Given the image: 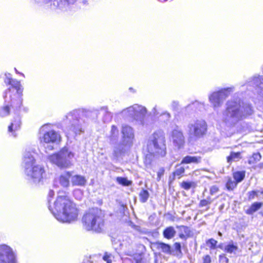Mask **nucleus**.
Here are the masks:
<instances>
[{
  "instance_id": "obj_47",
  "label": "nucleus",
  "mask_w": 263,
  "mask_h": 263,
  "mask_svg": "<svg viewBox=\"0 0 263 263\" xmlns=\"http://www.w3.org/2000/svg\"><path fill=\"white\" fill-rule=\"evenodd\" d=\"M202 263H211V257L209 255H206L202 257Z\"/></svg>"
},
{
  "instance_id": "obj_16",
  "label": "nucleus",
  "mask_w": 263,
  "mask_h": 263,
  "mask_svg": "<svg viewBox=\"0 0 263 263\" xmlns=\"http://www.w3.org/2000/svg\"><path fill=\"white\" fill-rule=\"evenodd\" d=\"M172 140L174 145L178 148H181L184 144V137L182 131L175 129L172 133Z\"/></svg>"
},
{
  "instance_id": "obj_58",
  "label": "nucleus",
  "mask_w": 263,
  "mask_h": 263,
  "mask_svg": "<svg viewBox=\"0 0 263 263\" xmlns=\"http://www.w3.org/2000/svg\"><path fill=\"white\" fill-rule=\"evenodd\" d=\"M261 194H262L263 195V190L261 192H259Z\"/></svg>"
},
{
  "instance_id": "obj_6",
  "label": "nucleus",
  "mask_w": 263,
  "mask_h": 263,
  "mask_svg": "<svg viewBox=\"0 0 263 263\" xmlns=\"http://www.w3.org/2000/svg\"><path fill=\"white\" fill-rule=\"evenodd\" d=\"M148 152L156 157H164L166 154L165 134L163 131L158 130L149 137L147 145Z\"/></svg>"
},
{
  "instance_id": "obj_38",
  "label": "nucleus",
  "mask_w": 263,
  "mask_h": 263,
  "mask_svg": "<svg viewBox=\"0 0 263 263\" xmlns=\"http://www.w3.org/2000/svg\"><path fill=\"white\" fill-rule=\"evenodd\" d=\"M177 228L179 229L180 231L182 233L184 234L187 237H189L191 234V231L187 227L184 226H178Z\"/></svg>"
},
{
  "instance_id": "obj_53",
  "label": "nucleus",
  "mask_w": 263,
  "mask_h": 263,
  "mask_svg": "<svg viewBox=\"0 0 263 263\" xmlns=\"http://www.w3.org/2000/svg\"><path fill=\"white\" fill-rule=\"evenodd\" d=\"M15 69V71L16 73H20V72L17 70V69L16 68H14ZM21 74L23 75V76H24V74L22 73H20Z\"/></svg>"
},
{
  "instance_id": "obj_50",
  "label": "nucleus",
  "mask_w": 263,
  "mask_h": 263,
  "mask_svg": "<svg viewBox=\"0 0 263 263\" xmlns=\"http://www.w3.org/2000/svg\"><path fill=\"white\" fill-rule=\"evenodd\" d=\"M152 114H153V115L154 116H157L159 115V113L157 112V109H156V106H155L152 111Z\"/></svg>"
},
{
  "instance_id": "obj_42",
  "label": "nucleus",
  "mask_w": 263,
  "mask_h": 263,
  "mask_svg": "<svg viewBox=\"0 0 263 263\" xmlns=\"http://www.w3.org/2000/svg\"><path fill=\"white\" fill-rule=\"evenodd\" d=\"M218 261L219 263H228L229 259L226 256V254H222L219 255Z\"/></svg>"
},
{
  "instance_id": "obj_52",
  "label": "nucleus",
  "mask_w": 263,
  "mask_h": 263,
  "mask_svg": "<svg viewBox=\"0 0 263 263\" xmlns=\"http://www.w3.org/2000/svg\"><path fill=\"white\" fill-rule=\"evenodd\" d=\"M179 237L182 239H186L187 237L186 235H185L184 234L182 233L181 232L179 235Z\"/></svg>"
},
{
  "instance_id": "obj_28",
  "label": "nucleus",
  "mask_w": 263,
  "mask_h": 263,
  "mask_svg": "<svg viewBox=\"0 0 263 263\" xmlns=\"http://www.w3.org/2000/svg\"><path fill=\"white\" fill-rule=\"evenodd\" d=\"M262 205V202H255L253 203L248 209L247 210L246 213L249 215H252L258 211Z\"/></svg>"
},
{
  "instance_id": "obj_56",
  "label": "nucleus",
  "mask_w": 263,
  "mask_h": 263,
  "mask_svg": "<svg viewBox=\"0 0 263 263\" xmlns=\"http://www.w3.org/2000/svg\"><path fill=\"white\" fill-rule=\"evenodd\" d=\"M158 1L160 2H163L166 1L167 0H158Z\"/></svg>"
},
{
  "instance_id": "obj_36",
  "label": "nucleus",
  "mask_w": 263,
  "mask_h": 263,
  "mask_svg": "<svg viewBox=\"0 0 263 263\" xmlns=\"http://www.w3.org/2000/svg\"><path fill=\"white\" fill-rule=\"evenodd\" d=\"M116 180L118 183L124 186H128L131 184V181L128 180L127 178L124 177H118L116 178Z\"/></svg>"
},
{
  "instance_id": "obj_39",
  "label": "nucleus",
  "mask_w": 263,
  "mask_h": 263,
  "mask_svg": "<svg viewBox=\"0 0 263 263\" xmlns=\"http://www.w3.org/2000/svg\"><path fill=\"white\" fill-rule=\"evenodd\" d=\"M237 183L236 181L229 179L226 183V187L229 190H233L237 186Z\"/></svg>"
},
{
  "instance_id": "obj_51",
  "label": "nucleus",
  "mask_w": 263,
  "mask_h": 263,
  "mask_svg": "<svg viewBox=\"0 0 263 263\" xmlns=\"http://www.w3.org/2000/svg\"><path fill=\"white\" fill-rule=\"evenodd\" d=\"M54 195V192L52 190H50L48 193V197L49 198H52Z\"/></svg>"
},
{
  "instance_id": "obj_18",
  "label": "nucleus",
  "mask_w": 263,
  "mask_h": 263,
  "mask_svg": "<svg viewBox=\"0 0 263 263\" xmlns=\"http://www.w3.org/2000/svg\"><path fill=\"white\" fill-rule=\"evenodd\" d=\"M119 132L117 127L114 125L111 126L110 130L106 138L109 143L114 144L117 143L119 139Z\"/></svg>"
},
{
  "instance_id": "obj_3",
  "label": "nucleus",
  "mask_w": 263,
  "mask_h": 263,
  "mask_svg": "<svg viewBox=\"0 0 263 263\" xmlns=\"http://www.w3.org/2000/svg\"><path fill=\"white\" fill-rule=\"evenodd\" d=\"M87 118H92L97 116V111L73 110L68 113L64 119L65 127L76 134H80L84 131L85 121L80 118V116Z\"/></svg>"
},
{
  "instance_id": "obj_49",
  "label": "nucleus",
  "mask_w": 263,
  "mask_h": 263,
  "mask_svg": "<svg viewBox=\"0 0 263 263\" xmlns=\"http://www.w3.org/2000/svg\"><path fill=\"white\" fill-rule=\"evenodd\" d=\"M160 116L164 115L166 117L167 120H169L171 118V115L169 112L165 111L160 115Z\"/></svg>"
},
{
  "instance_id": "obj_35",
  "label": "nucleus",
  "mask_w": 263,
  "mask_h": 263,
  "mask_svg": "<svg viewBox=\"0 0 263 263\" xmlns=\"http://www.w3.org/2000/svg\"><path fill=\"white\" fill-rule=\"evenodd\" d=\"M245 173L242 172H237L234 173L233 177L237 183L241 182L245 178Z\"/></svg>"
},
{
  "instance_id": "obj_24",
  "label": "nucleus",
  "mask_w": 263,
  "mask_h": 263,
  "mask_svg": "<svg viewBox=\"0 0 263 263\" xmlns=\"http://www.w3.org/2000/svg\"><path fill=\"white\" fill-rule=\"evenodd\" d=\"M176 231L174 228L172 226L166 228L163 231V236L167 239L173 238L176 235Z\"/></svg>"
},
{
  "instance_id": "obj_14",
  "label": "nucleus",
  "mask_w": 263,
  "mask_h": 263,
  "mask_svg": "<svg viewBox=\"0 0 263 263\" xmlns=\"http://www.w3.org/2000/svg\"><path fill=\"white\" fill-rule=\"evenodd\" d=\"M0 263H16L12 249L8 246H0Z\"/></svg>"
},
{
  "instance_id": "obj_59",
  "label": "nucleus",
  "mask_w": 263,
  "mask_h": 263,
  "mask_svg": "<svg viewBox=\"0 0 263 263\" xmlns=\"http://www.w3.org/2000/svg\"><path fill=\"white\" fill-rule=\"evenodd\" d=\"M50 202V199H48V202L49 203Z\"/></svg>"
},
{
  "instance_id": "obj_23",
  "label": "nucleus",
  "mask_w": 263,
  "mask_h": 263,
  "mask_svg": "<svg viewBox=\"0 0 263 263\" xmlns=\"http://www.w3.org/2000/svg\"><path fill=\"white\" fill-rule=\"evenodd\" d=\"M71 182L73 185L83 186L86 184V180L81 175H74L71 177Z\"/></svg>"
},
{
  "instance_id": "obj_7",
  "label": "nucleus",
  "mask_w": 263,
  "mask_h": 263,
  "mask_svg": "<svg viewBox=\"0 0 263 263\" xmlns=\"http://www.w3.org/2000/svg\"><path fill=\"white\" fill-rule=\"evenodd\" d=\"M207 124L202 120H197L189 123L186 132L190 142L195 141L203 137L207 132Z\"/></svg>"
},
{
  "instance_id": "obj_10",
  "label": "nucleus",
  "mask_w": 263,
  "mask_h": 263,
  "mask_svg": "<svg viewBox=\"0 0 263 263\" xmlns=\"http://www.w3.org/2000/svg\"><path fill=\"white\" fill-rule=\"evenodd\" d=\"M11 90L9 88L6 92L4 96L5 103H7L4 106L2 107L0 109V116L2 117H5L9 115L10 113V106L13 108H15L16 109H20L22 104V100L19 98L17 95H14V98H12V95L10 94Z\"/></svg>"
},
{
  "instance_id": "obj_37",
  "label": "nucleus",
  "mask_w": 263,
  "mask_h": 263,
  "mask_svg": "<svg viewBox=\"0 0 263 263\" xmlns=\"http://www.w3.org/2000/svg\"><path fill=\"white\" fill-rule=\"evenodd\" d=\"M196 184L194 182L183 181L181 183V186L184 190H188L191 187H195Z\"/></svg>"
},
{
  "instance_id": "obj_44",
  "label": "nucleus",
  "mask_w": 263,
  "mask_h": 263,
  "mask_svg": "<svg viewBox=\"0 0 263 263\" xmlns=\"http://www.w3.org/2000/svg\"><path fill=\"white\" fill-rule=\"evenodd\" d=\"M219 191V188L217 185H212L210 189V193L214 195Z\"/></svg>"
},
{
  "instance_id": "obj_22",
  "label": "nucleus",
  "mask_w": 263,
  "mask_h": 263,
  "mask_svg": "<svg viewBox=\"0 0 263 263\" xmlns=\"http://www.w3.org/2000/svg\"><path fill=\"white\" fill-rule=\"evenodd\" d=\"M71 176V174L69 172L62 174L59 178V182L60 184L63 187H68L69 185V178H70Z\"/></svg>"
},
{
  "instance_id": "obj_43",
  "label": "nucleus",
  "mask_w": 263,
  "mask_h": 263,
  "mask_svg": "<svg viewBox=\"0 0 263 263\" xmlns=\"http://www.w3.org/2000/svg\"><path fill=\"white\" fill-rule=\"evenodd\" d=\"M259 191H252L248 192V199L249 200H252L255 198V196H258Z\"/></svg>"
},
{
  "instance_id": "obj_17",
  "label": "nucleus",
  "mask_w": 263,
  "mask_h": 263,
  "mask_svg": "<svg viewBox=\"0 0 263 263\" xmlns=\"http://www.w3.org/2000/svg\"><path fill=\"white\" fill-rule=\"evenodd\" d=\"M126 146L129 147V145L123 144L122 141L118 143H115L113 147L111 156L112 160L117 161L123 156L125 153V147Z\"/></svg>"
},
{
  "instance_id": "obj_11",
  "label": "nucleus",
  "mask_w": 263,
  "mask_h": 263,
  "mask_svg": "<svg viewBox=\"0 0 263 263\" xmlns=\"http://www.w3.org/2000/svg\"><path fill=\"white\" fill-rule=\"evenodd\" d=\"M147 113L146 108L138 104H135L123 110L121 114L125 118H132L140 121L144 124L143 119Z\"/></svg>"
},
{
  "instance_id": "obj_31",
  "label": "nucleus",
  "mask_w": 263,
  "mask_h": 263,
  "mask_svg": "<svg viewBox=\"0 0 263 263\" xmlns=\"http://www.w3.org/2000/svg\"><path fill=\"white\" fill-rule=\"evenodd\" d=\"M261 159L260 153H256L253 154L248 159V163L250 164H254L258 162Z\"/></svg>"
},
{
  "instance_id": "obj_32",
  "label": "nucleus",
  "mask_w": 263,
  "mask_h": 263,
  "mask_svg": "<svg viewBox=\"0 0 263 263\" xmlns=\"http://www.w3.org/2000/svg\"><path fill=\"white\" fill-rule=\"evenodd\" d=\"M149 196V193L147 190H142L139 193L140 201L142 203L146 202Z\"/></svg>"
},
{
  "instance_id": "obj_5",
  "label": "nucleus",
  "mask_w": 263,
  "mask_h": 263,
  "mask_svg": "<svg viewBox=\"0 0 263 263\" xmlns=\"http://www.w3.org/2000/svg\"><path fill=\"white\" fill-rule=\"evenodd\" d=\"M35 159L30 152H26L24 155L23 165L26 175L34 183H39L43 181L45 171L40 165H34Z\"/></svg>"
},
{
  "instance_id": "obj_34",
  "label": "nucleus",
  "mask_w": 263,
  "mask_h": 263,
  "mask_svg": "<svg viewBox=\"0 0 263 263\" xmlns=\"http://www.w3.org/2000/svg\"><path fill=\"white\" fill-rule=\"evenodd\" d=\"M101 110L104 112V117L103 118L104 122H109L111 120L112 115L111 112L107 110L106 107H103L101 108Z\"/></svg>"
},
{
  "instance_id": "obj_13",
  "label": "nucleus",
  "mask_w": 263,
  "mask_h": 263,
  "mask_svg": "<svg viewBox=\"0 0 263 263\" xmlns=\"http://www.w3.org/2000/svg\"><path fill=\"white\" fill-rule=\"evenodd\" d=\"M40 5H47L52 9H66L69 5L73 4L77 0H34Z\"/></svg>"
},
{
  "instance_id": "obj_21",
  "label": "nucleus",
  "mask_w": 263,
  "mask_h": 263,
  "mask_svg": "<svg viewBox=\"0 0 263 263\" xmlns=\"http://www.w3.org/2000/svg\"><path fill=\"white\" fill-rule=\"evenodd\" d=\"M21 124V119L19 116H17L16 118L12 122L11 124L8 127V132L12 133V135L15 137L16 135L14 133L18 130Z\"/></svg>"
},
{
  "instance_id": "obj_12",
  "label": "nucleus",
  "mask_w": 263,
  "mask_h": 263,
  "mask_svg": "<svg viewBox=\"0 0 263 263\" xmlns=\"http://www.w3.org/2000/svg\"><path fill=\"white\" fill-rule=\"evenodd\" d=\"M233 90V88H227L213 92L209 97V101L212 104L214 109L220 107L224 100L230 95Z\"/></svg>"
},
{
  "instance_id": "obj_33",
  "label": "nucleus",
  "mask_w": 263,
  "mask_h": 263,
  "mask_svg": "<svg viewBox=\"0 0 263 263\" xmlns=\"http://www.w3.org/2000/svg\"><path fill=\"white\" fill-rule=\"evenodd\" d=\"M181 164H182L181 163L180 164L176 166V170L174 172V176L175 177L177 176L178 178H180V177L184 173L185 168Z\"/></svg>"
},
{
  "instance_id": "obj_45",
  "label": "nucleus",
  "mask_w": 263,
  "mask_h": 263,
  "mask_svg": "<svg viewBox=\"0 0 263 263\" xmlns=\"http://www.w3.org/2000/svg\"><path fill=\"white\" fill-rule=\"evenodd\" d=\"M179 106V102H178L177 101H172L171 105V106L172 109L174 110H175V111H177L178 110Z\"/></svg>"
},
{
  "instance_id": "obj_57",
  "label": "nucleus",
  "mask_w": 263,
  "mask_h": 263,
  "mask_svg": "<svg viewBox=\"0 0 263 263\" xmlns=\"http://www.w3.org/2000/svg\"><path fill=\"white\" fill-rule=\"evenodd\" d=\"M75 193H80V191H76V192H75Z\"/></svg>"
},
{
  "instance_id": "obj_40",
  "label": "nucleus",
  "mask_w": 263,
  "mask_h": 263,
  "mask_svg": "<svg viewBox=\"0 0 263 263\" xmlns=\"http://www.w3.org/2000/svg\"><path fill=\"white\" fill-rule=\"evenodd\" d=\"M8 84L11 85L13 87L15 88L17 90L20 86V82L16 80L9 79Z\"/></svg>"
},
{
  "instance_id": "obj_27",
  "label": "nucleus",
  "mask_w": 263,
  "mask_h": 263,
  "mask_svg": "<svg viewBox=\"0 0 263 263\" xmlns=\"http://www.w3.org/2000/svg\"><path fill=\"white\" fill-rule=\"evenodd\" d=\"M238 250V247L236 243H234L233 241H230L228 245L224 247V250L229 254H236V252Z\"/></svg>"
},
{
  "instance_id": "obj_1",
  "label": "nucleus",
  "mask_w": 263,
  "mask_h": 263,
  "mask_svg": "<svg viewBox=\"0 0 263 263\" xmlns=\"http://www.w3.org/2000/svg\"><path fill=\"white\" fill-rule=\"evenodd\" d=\"M253 109L251 105L240 100H229L226 103V109L222 112L221 120L227 125L231 126L251 115Z\"/></svg>"
},
{
  "instance_id": "obj_29",
  "label": "nucleus",
  "mask_w": 263,
  "mask_h": 263,
  "mask_svg": "<svg viewBox=\"0 0 263 263\" xmlns=\"http://www.w3.org/2000/svg\"><path fill=\"white\" fill-rule=\"evenodd\" d=\"M174 250H172V254L173 255H175L180 258L183 256V253L181 251V244L179 242H175L174 245Z\"/></svg>"
},
{
  "instance_id": "obj_20",
  "label": "nucleus",
  "mask_w": 263,
  "mask_h": 263,
  "mask_svg": "<svg viewBox=\"0 0 263 263\" xmlns=\"http://www.w3.org/2000/svg\"><path fill=\"white\" fill-rule=\"evenodd\" d=\"M251 85L256 87L257 92L263 96V78L260 77H254L250 82Z\"/></svg>"
},
{
  "instance_id": "obj_2",
  "label": "nucleus",
  "mask_w": 263,
  "mask_h": 263,
  "mask_svg": "<svg viewBox=\"0 0 263 263\" xmlns=\"http://www.w3.org/2000/svg\"><path fill=\"white\" fill-rule=\"evenodd\" d=\"M49 209L55 218L62 222L70 223L75 221L78 215L75 204L67 196H59L54 202V209Z\"/></svg>"
},
{
  "instance_id": "obj_48",
  "label": "nucleus",
  "mask_w": 263,
  "mask_h": 263,
  "mask_svg": "<svg viewBox=\"0 0 263 263\" xmlns=\"http://www.w3.org/2000/svg\"><path fill=\"white\" fill-rule=\"evenodd\" d=\"M6 79H5L4 81L5 83L8 84V80L12 79L11 78V74L10 73H6L5 74Z\"/></svg>"
},
{
  "instance_id": "obj_19",
  "label": "nucleus",
  "mask_w": 263,
  "mask_h": 263,
  "mask_svg": "<svg viewBox=\"0 0 263 263\" xmlns=\"http://www.w3.org/2000/svg\"><path fill=\"white\" fill-rule=\"evenodd\" d=\"M153 246L154 248H155L157 250L161 251V252L166 254L171 255L172 254V250L171 249V247L170 245L161 242V241H157L154 242L153 243Z\"/></svg>"
},
{
  "instance_id": "obj_4",
  "label": "nucleus",
  "mask_w": 263,
  "mask_h": 263,
  "mask_svg": "<svg viewBox=\"0 0 263 263\" xmlns=\"http://www.w3.org/2000/svg\"><path fill=\"white\" fill-rule=\"evenodd\" d=\"M104 215L98 208L89 209L83 216L82 223L84 228L88 231L100 233L104 226Z\"/></svg>"
},
{
  "instance_id": "obj_30",
  "label": "nucleus",
  "mask_w": 263,
  "mask_h": 263,
  "mask_svg": "<svg viewBox=\"0 0 263 263\" xmlns=\"http://www.w3.org/2000/svg\"><path fill=\"white\" fill-rule=\"evenodd\" d=\"M213 200L211 197L208 196L206 199L200 200L199 203V208L206 207V210L208 211L210 209V205L212 203Z\"/></svg>"
},
{
  "instance_id": "obj_15",
  "label": "nucleus",
  "mask_w": 263,
  "mask_h": 263,
  "mask_svg": "<svg viewBox=\"0 0 263 263\" xmlns=\"http://www.w3.org/2000/svg\"><path fill=\"white\" fill-rule=\"evenodd\" d=\"M121 141L123 142V144L129 145V146H132L134 138L133 129L127 125H123L121 128Z\"/></svg>"
},
{
  "instance_id": "obj_46",
  "label": "nucleus",
  "mask_w": 263,
  "mask_h": 263,
  "mask_svg": "<svg viewBox=\"0 0 263 263\" xmlns=\"http://www.w3.org/2000/svg\"><path fill=\"white\" fill-rule=\"evenodd\" d=\"M112 255L111 254H108L107 253L103 256V259L106 261L107 263H111Z\"/></svg>"
},
{
  "instance_id": "obj_8",
  "label": "nucleus",
  "mask_w": 263,
  "mask_h": 263,
  "mask_svg": "<svg viewBox=\"0 0 263 263\" xmlns=\"http://www.w3.org/2000/svg\"><path fill=\"white\" fill-rule=\"evenodd\" d=\"M48 124L44 125L40 129L41 143L43 145L47 151H51L53 149L54 145L60 141L61 136L60 134L53 130H47Z\"/></svg>"
},
{
  "instance_id": "obj_9",
  "label": "nucleus",
  "mask_w": 263,
  "mask_h": 263,
  "mask_svg": "<svg viewBox=\"0 0 263 263\" xmlns=\"http://www.w3.org/2000/svg\"><path fill=\"white\" fill-rule=\"evenodd\" d=\"M74 154L66 147L62 148L59 153L50 156L49 160L61 168H67L72 165Z\"/></svg>"
},
{
  "instance_id": "obj_26",
  "label": "nucleus",
  "mask_w": 263,
  "mask_h": 263,
  "mask_svg": "<svg viewBox=\"0 0 263 263\" xmlns=\"http://www.w3.org/2000/svg\"><path fill=\"white\" fill-rule=\"evenodd\" d=\"M242 158L241 152H231L229 156L227 157V162L231 164L232 162L238 161Z\"/></svg>"
},
{
  "instance_id": "obj_25",
  "label": "nucleus",
  "mask_w": 263,
  "mask_h": 263,
  "mask_svg": "<svg viewBox=\"0 0 263 263\" xmlns=\"http://www.w3.org/2000/svg\"><path fill=\"white\" fill-rule=\"evenodd\" d=\"M201 159V158L200 156H186L182 160L181 164L198 163L200 162Z\"/></svg>"
},
{
  "instance_id": "obj_54",
  "label": "nucleus",
  "mask_w": 263,
  "mask_h": 263,
  "mask_svg": "<svg viewBox=\"0 0 263 263\" xmlns=\"http://www.w3.org/2000/svg\"><path fill=\"white\" fill-rule=\"evenodd\" d=\"M136 263H143L141 260H137Z\"/></svg>"
},
{
  "instance_id": "obj_41",
  "label": "nucleus",
  "mask_w": 263,
  "mask_h": 263,
  "mask_svg": "<svg viewBox=\"0 0 263 263\" xmlns=\"http://www.w3.org/2000/svg\"><path fill=\"white\" fill-rule=\"evenodd\" d=\"M217 243V241L213 238L210 239L206 241V245L212 249L216 248Z\"/></svg>"
},
{
  "instance_id": "obj_55",
  "label": "nucleus",
  "mask_w": 263,
  "mask_h": 263,
  "mask_svg": "<svg viewBox=\"0 0 263 263\" xmlns=\"http://www.w3.org/2000/svg\"><path fill=\"white\" fill-rule=\"evenodd\" d=\"M218 235H219V236H222V233H221L220 232H218Z\"/></svg>"
}]
</instances>
